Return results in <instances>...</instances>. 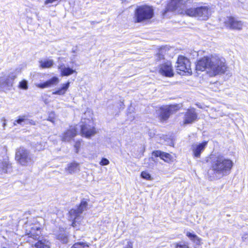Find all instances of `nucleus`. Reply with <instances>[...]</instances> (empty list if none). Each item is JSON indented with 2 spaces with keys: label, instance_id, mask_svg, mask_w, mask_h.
<instances>
[{
  "label": "nucleus",
  "instance_id": "nucleus-1",
  "mask_svg": "<svg viewBox=\"0 0 248 248\" xmlns=\"http://www.w3.org/2000/svg\"><path fill=\"white\" fill-rule=\"evenodd\" d=\"M186 0H171L167 7L168 11H176L180 14H185L188 16L198 18L200 20H205L209 18L213 11L211 7L206 6L197 8H190L184 9Z\"/></svg>",
  "mask_w": 248,
  "mask_h": 248
},
{
  "label": "nucleus",
  "instance_id": "nucleus-2",
  "mask_svg": "<svg viewBox=\"0 0 248 248\" xmlns=\"http://www.w3.org/2000/svg\"><path fill=\"white\" fill-rule=\"evenodd\" d=\"M196 70L206 71L210 77L224 74L227 68L224 59L217 56L204 57L199 60L196 66Z\"/></svg>",
  "mask_w": 248,
  "mask_h": 248
},
{
  "label": "nucleus",
  "instance_id": "nucleus-3",
  "mask_svg": "<svg viewBox=\"0 0 248 248\" xmlns=\"http://www.w3.org/2000/svg\"><path fill=\"white\" fill-rule=\"evenodd\" d=\"M211 159V169L215 173L223 176L230 173L233 166L232 160L220 155Z\"/></svg>",
  "mask_w": 248,
  "mask_h": 248
},
{
  "label": "nucleus",
  "instance_id": "nucleus-4",
  "mask_svg": "<svg viewBox=\"0 0 248 248\" xmlns=\"http://www.w3.org/2000/svg\"><path fill=\"white\" fill-rule=\"evenodd\" d=\"M15 159L18 164L27 167L33 164L35 157L30 150L20 147L16 150Z\"/></svg>",
  "mask_w": 248,
  "mask_h": 248
},
{
  "label": "nucleus",
  "instance_id": "nucleus-5",
  "mask_svg": "<svg viewBox=\"0 0 248 248\" xmlns=\"http://www.w3.org/2000/svg\"><path fill=\"white\" fill-rule=\"evenodd\" d=\"M154 16V10L152 7L144 5L138 6L135 11L133 17L135 23H141L151 19Z\"/></svg>",
  "mask_w": 248,
  "mask_h": 248
},
{
  "label": "nucleus",
  "instance_id": "nucleus-6",
  "mask_svg": "<svg viewBox=\"0 0 248 248\" xmlns=\"http://www.w3.org/2000/svg\"><path fill=\"white\" fill-rule=\"evenodd\" d=\"M40 234V228L37 226L31 227L30 232L28 233L29 237L38 240L37 242L34 244L36 248H48L50 247V243L46 239L40 238L39 236Z\"/></svg>",
  "mask_w": 248,
  "mask_h": 248
},
{
  "label": "nucleus",
  "instance_id": "nucleus-7",
  "mask_svg": "<svg viewBox=\"0 0 248 248\" xmlns=\"http://www.w3.org/2000/svg\"><path fill=\"white\" fill-rule=\"evenodd\" d=\"M87 205V202L82 200L78 207L76 209H72L69 211V217L73 220L72 224L73 227H76L77 224L79 223L81 219V215L84 210H86Z\"/></svg>",
  "mask_w": 248,
  "mask_h": 248
},
{
  "label": "nucleus",
  "instance_id": "nucleus-8",
  "mask_svg": "<svg viewBox=\"0 0 248 248\" xmlns=\"http://www.w3.org/2000/svg\"><path fill=\"white\" fill-rule=\"evenodd\" d=\"M176 68L177 72L180 74L182 73H187L190 74L192 73L190 62L187 58L184 56H181L178 57Z\"/></svg>",
  "mask_w": 248,
  "mask_h": 248
},
{
  "label": "nucleus",
  "instance_id": "nucleus-9",
  "mask_svg": "<svg viewBox=\"0 0 248 248\" xmlns=\"http://www.w3.org/2000/svg\"><path fill=\"white\" fill-rule=\"evenodd\" d=\"M181 106L179 104L162 107L159 109V118L161 121L167 120L170 115L179 110Z\"/></svg>",
  "mask_w": 248,
  "mask_h": 248
},
{
  "label": "nucleus",
  "instance_id": "nucleus-10",
  "mask_svg": "<svg viewBox=\"0 0 248 248\" xmlns=\"http://www.w3.org/2000/svg\"><path fill=\"white\" fill-rule=\"evenodd\" d=\"M81 123L82 124L80 125V127L81 134L82 136L90 138L96 133L95 128L91 124L92 122L90 120L84 119V121H82Z\"/></svg>",
  "mask_w": 248,
  "mask_h": 248
},
{
  "label": "nucleus",
  "instance_id": "nucleus-11",
  "mask_svg": "<svg viewBox=\"0 0 248 248\" xmlns=\"http://www.w3.org/2000/svg\"><path fill=\"white\" fill-rule=\"evenodd\" d=\"M15 78V76L4 75L0 77V89L4 91L10 90Z\"/></svg>",
  "mask_w": 248,
  "mask_h": 248
},
{
  "label": "nucleus",
  "instance_id": "nucleus-12",
  "mask_svg": "<svg viewBox=\"0 0 248 248\" xmlns=\"http://www.w3.org/2000/svg\"><path fill=\"white\" fill-rule=\"evenodd\" d=\"M158 72L161 75L166 77H170L173 76L171 64L168 61L160 64Z\"/></svg>",
  "mask_w": 248,
  "mask_h": 248
},
{
  "label": "nucleus",
  "instance_id": "nucleus-13",
  "mask_svg": "<svg viewBox=\"0 0 248 248\" xmlns=\"http://www.w3.org/2000/svg\"><path fill=\"white\" fill-rule=\"evenodd\" d=\"M226 27L233 30H241L243 27L241 21L237 20L236 18L229 16L227 17L224 21Z\"/></svg>",
  "mask_w": 248,
  "mask_h": 248
},
{
  "label": "nucleus",
  "instance_id": "nucleus-14",
  "mask_svg": "<svg viewBox=\"0 0 248 248\" xmlns=\"http://www.w3.org/2000/svg\"><path fill=\"white\" fill-rule=\"evenodd\" d=\"M207 145V141L193 144L191 146L193 156L196 158L200 157L201 153L204 150Z\"/></svg>",
  "mask_w": 248,
  "mask_h": 248
},
{
  "label": "nucleus",
  "instance_id": "nucleus-15",
  "mask_svg": "<svg viewBox=\"0 0 248 248\" xmlns=\"http://www.w3.org/2000/svg\"><path fill=\"white\" fill-rule=\"evenodd\" d=\"M197 118V114L194 109L187 110L184 117V124H191L194 123Z\"/></svg>",
  "mask_w": 248,
  "mask_h": 248
},
{
  "label": "nucleus",
  "instance_id": "nucleus-16",
  "mask_svg": "<svg viewBox=\"0 0 248 248\" xmlns=\"http://www.w3.org/2000/svg\"><path fill=\"white\" fill-rule=\"evenodd\" d=\"M77 134V128L75 126H70L69 129L66 130L62 134V140L64 142L70 141Z\"/></svg>",
  "mask_w": 248,
  "mask_h": 248
},
{
  "label": "nucleus",
  "instance_id": "nucleus-17",
  "mask_svg": "<svg viewBox=\"0 0 248 248\" xmlns=\"http://www.w3.org/2000/svg\"><path fill=\"white\" fill-rule=\"evenodd\" d=\"M59 81L60 80L58 78L56 77H53L51 78L43 83L36 84V86L38 88L44 89L55 86L59 83Z\"/></svg>",
  "mask_w": 248,
  "mask_h": 248
},
{
  "label": "nucleus",
  "instance_id": "nucleus-18",
  "mask_svg": "<svg viewBox=\"0 0 248 248\" xmlns=\"http://www.w3.org/2000/svg\"><path fill=\"white\" fill-rule=\"evenodd\" d=\"M58 69L61 72V75L62 77L69 76L74 73H77L75 70L66 66L63 63H62L58 66Z\"/></svg>",
  "mask_w": 248,
  "mask_h": 248
},
{
  "label": "nucleus",
  "instance_id": "nucleus-19",
  "mask_svg": "<svg viewBox=\"0 0 248 248\" xmlns=\"http://www.w3.org/2000/svg\"><path fill=\"white\" fill-rule=\"evenodd\" d=\"M11 167L7 157L0 160V173H5L8 172V170Z\"/></svg>",
  "mask_w": 248,
  "mask_h": 248
},
{
  "label": "nucleus",
  "instance_id": "nucleus-20",
  "mask_svg": "<svg viewBox=\"0 0 248 248\" xmlns=\"http://www.w3.org/2000/svg\"><path fill=\"white\" fill-rule=\"evenodd\" d=\"M167 51V48L165 46L161 47L159 50L158 53L156 54L155 57V60L156 62H160L162 63L166 62V60L165 59L164 55Z\"/></svg>",
  "mask_w": 248,
  "mask_h": 248
},
{
  "label": "nucleus",
  "instance_id": "nucleus-21",
  "mask_svg": "<svg viewBox=\"0 0 248 248\" xmlns=\"http://www.w3.org/2000/svg\"><path fill=\"white\" fill-rule=\"evenodd\" d=\"M152 155L156 157H160L161 159L164 160L165 161H169L171 159V155L169 154L162 152L160 151H154Z\"/></svg>",
  "mask_w": 248,
  "mask_h": 248
},
{
  "label": "nucleus",
  "instance_id": "nucleus-22",
  "mask_svg": "<svg viewBox=\"0 0 248 248\" xmlns=\"http://www.w3.org/2000/svg\"><path fill=\"white\" fill-rule=\"evenodd\" d=\"M62 87L52 93L53 94H58L60 95H64L70 86V82L68 81L65 84L62 85Z\"/></svg>",
  "mask_w": 248,
  "mask_h": 248
},
{
  "label": "nucleus",
  "instance_id": "nucleus-23",
  "mask_svg": "<svg viewBox=\"0 0 248 248\" xmlns=\"http://www.w3.org/2000/svg\"><path fill=\"white\" fill-rule=\"evenodd\" d=\"M66 170L70 174L76 173L79 170V164L75 162L71 163L68 165Z\"/></svg>",
  "mask_w": 248,
  "mask_h": 248
},
{
  "label": "nucleus",
  "instance_id": "nucleus-24",
  "mask_svg": "<svg viewBox=\"0 0 248 248\" xmlns=\"http://www.w3.org/2000/svg\"><path fill=\"white\" fill-rule=\"evenodd\" d=\"M40 66L42 68H49L51 67L54 64V62L52 60H41L39 62Z\"/></svg>",
  "mask_w": 248,
  "mask_h": 248
},
{
  "label": "nucleus",
  "instance_id": "nucleus-25",
  "mask_svg": "<svg viewBox=\"0 0 248 248\" xmlns=\"http://www.w3.org/2000/svg\"><path fill=\"white\" fill-rule=\"evenodd\" d=\"M26 122L28 121H27V117L26 116H19L18 117V119L14 121L13 124L14 125H16L17 124H19L23 126L26 124Z\"/></svg>",
  "mask_w": 248,
  "mask_h": 248
},
{
  "label": "nucleus",
  "instance_id": "nucleus-26",
  "mask_svg": "<svg viewBox=\"0 0 248 248\" xmlns=\"http://www.w3.org/2000/svg\"><path fill=\"white\" fill-rule=\"evenodd\" d=\"M186 236L190 239L191 240L196 243L197 244H199L201 241V239L196 234H192L189 232H186Z\"/></svg>",
  "mask_w": 248,
  "mask_h": 248
},
{
  "label": "nucleus",
  "instance_id": "nucleus-27",
  "mask_svg": "<svg viewBox=\"0 0 248 248\" xmlns=\"http://www.w3.org/2000/svg\"><path fill=\"white\" fill-rule=\"evenodd\" d=\"M71 248H89V245L85 242H79L74 244Z\"/></svg>",
  "mask_w": 248,
  "mask_h": 248
},
{
  "label": "nucleus",
  "instance_id": "nucleus-28",
  "mask_svg": "<svg viewBox=\"0 0 248 248\" xmlns=\"http://www.w3.org/2000/svg\"><path fill=\"white\" fill-rule=\"evenodd\" d=\"M140 176L142 178L147 180H152L153 179L151 175L146 171H142Z\"/></svg>",
  "mask_w": 248,
  "mask_h": 248
},
{
  "label": "nucleus",
  "instance_id": "nucleus-29",
  "mask_svg": "<svg viewBox=\"0 0 248 248\" xmlns=\"http://www.w3.org/2000/svg\"><path fill=\"white\" fill-rule=\"evenodd\" d=\"M58 239L64 244H66L68 242L67 236L64 234H60L58 236Z\"/></svg>",
  "mask_w": 248,
  "mask_h": 248
},
{
  "label": "nucleus",
  "instance_id": "nucleus-30",
  "mask_svg": "<svg viewBox=\"0 0 248 248\" xmlns=\"http://www.w3.org/2000/svg\"><path fill=\"white\" fill-rule=\"evenodd\" d=\"M55 120V115L54 112H51L48 115L47 120L54 123Z\"/></svg>",
  "mask_w": 248,
  "mask_h": 248
},
{
  "label": "nucleus",
  "instance_id": "nucleus-31",
  "mask_svg": "<svg viewBox=\"0 0 248 248\" xmlns=\"http://www.w3.org/2000/svg\"><path fill=\"white\" fill-rule=\"evenodd\" d=\"M19 87L20 88L26 90L28 89V83L26 80H23L20 82Z\"/></svg>",
  "mask_w": 248,
  "mask_h": 248
},
{
  "label": "nucleus",
  "instance_id": "nucleus-32",
  "mask_svg": "<svg viewBox=\"0 0 248 248\" xmlns=\"http://www.w3.org/2000/svg\"><path fill=\"white\" fill-rule=\"evenodd\" d=\"M109 163V162L108 159L105 158H102L101 160L100 164L102 166L107 165Z\"/></svg>",
  "mask_w": 248,
  "mask_h": 248
},
{
  "label": "nucleus",
  "instance_id": "nucleus-33",
  "mask_svg": "<svg viewBox=\"0 0 248 248\" xmlns=\"http://www.w3.org/2000/svg\"><path fill=\"white\" fill-rule=\"evenodd\" d=\"M74 147L76 150V153H78V150L80 147V141H77L74 145Z\"/></svg>",
  "mask_w": 248,
  "mask_h": 248
},
{
  "label": "nucleus",
  "instance_id": "nucleus-34",
  "mask_svg": "<svg viewBox=\"0 0 248 248\" xmlns=\"http://www.w3.org/2000/svg\"><path fill=\"white\" fill-rule=\"evenodd\" d=\"M175 248H189L188 246L186 244H176Z\"/></svg>",
  "mask_w": 248,
  "mask_h": 248
},
{
  "label": "nucleus",
  "instance_id": "nucleus-35",
  "mask_svg": "<svg viewBox=\"0 0 248 248\" xmlns=\"http://www.w3.org/2000/svg\"><path fill=\"white\" fill-rule=\"evenodd\" d=\"M27 121L28 122H26V124H31V125H35V123L34 121L31 120H29L27 118Z\"/></svg>",
  "mask_w": 248,
  "mask_h": 248
},
{
  "label": "nucleus",
  "instance_id": "nucleus-36",
  "mask_svg": "<svg viewBox=\"0 0 248 248\" xmlns=\"http://www.w3.org/2000/svg\"><path fill=\"white\" fill-rule=\"evenodd\" d=\"M124 248H133V242L128 241Z\"/></svg>",
  "mask_w": 248,
  "mask_h": 248
},
{
  "label": "nucleus",
  "instance_id": "nucleus-37",
  "mask_svg": "<svg viewBox=\"0 0 248 248\" xmlns=\"http://www.w3.org/2000/svg\"><path fill=\"white\" fill-rule=\"evenodd\" d=\"M1 120L2 122H3L2 126L4 128L6 125V119L4 118H2Z\"/></svg>",
  "mask_w": 248,
  "mask_h": 248
},
{
  "label": "nucleus",
  "instance_id": "nucleus-38",
  "mask_svg": "<svg viewBox=\"0 0 248 248\" xmlns=\"http://www.w3.org/2000/svg\"><path fill=\"white\" fill-rule=\"evenodd\" d=\"M242 238V239H243V240H244V239H246V237H245L244 236H243Z\"/></svg>",
  "mask_w": 248,
  "mask_h": 248
}]
</instances>
